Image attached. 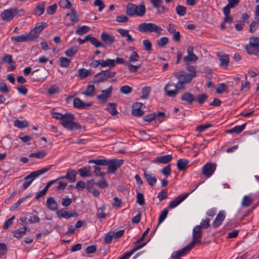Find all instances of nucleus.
<instances>
[{"label":"nucleus","mask_w":259,"mask_h":259,"mask_svg":"<svg viewBox=\"0 0 259 259\" xmlns=\"http://www.w3.org/2000/svg\"><path fill=\"white\" fill-rule=\"evenodd\" d=\"M173 75L178 82L168 81L164 88L165 94L169 97H175L180 91L185 90L193 79L183 70L175 71Z\"/></svg>","instance_id":"obj_1"},{"label":"nucleus","mask_w":259,"mask_h":259,"mask_svg":"<svg viewBox=\"0 0 259 259\" xmlns=\"http://www.w3.org/2000/svg\"><path fill=\"white\" fill-rule=\"evenodd\" d=\"M74 115L73 114L66 112L63 114V117L60 121V123L68 130H79L81 128V126L79 123L74 122Z\"/></svg>","instance_id":"obj_2"},{"label":"nucleus","mask_w":259,"mask_h":259,"mask_svg":"<svg viewBox=\"0 0 259 259\" xmlns=\"http://www.w3.org/2000/svg\"><path fill=\"white\" fill-rule=\"evenodd\" d=\"M49 170V166H46L40 169L32 171L28 175L26 176L24 179L25 182L22 185L23 190L27 189L32 183L33 181L38 176L47 172Z\"/></svg>","instance_id":"obj_3"},{"label":"nucleus","mask_w":259,"mask_h":259,"mask_svg":"<svg viewBox=\"0 0 259 259\" xmlns=\"http://www.w3.org/2000/svg\"><path fill=\"white\" fill-rule=\"evenodd\" d=\"M24 9H18L16 8H12L3 11L1 14V16L3 20L9 22L14 17L21 16L22 15L20 13H24Z\"/></svg>","instance_id":"obj_4"},{"label":"nucleus","mask_w":259,"mask_h":259,"mask_svg":"<svg viewBox=\"0 0 259 259\" xmlns=\"http://www.w3.org/2000/svg\"><path fill=\"white\" fill-rule=\"evenodd\" d=\"M138 30L141 32H155L157 34H160L162 31L161 27L153 23H142L139 25Z\"/></svg>","instance_id":"obj_5"},{"label":"nucleus","mask_w":259,"mask_h":259,"mask_svg":"<svg viewBox=\"0 0 259 259\" xmlns=\"http://www.w3.org/2000/svg\"><path fill=\"white\" fill-rule=\"evenodd\" d=\"M247 53L259 57V37L252 36L249 38L248 45L245 47Z\"/></svg>","instance_id":"obj_6"},{"label":"nucleus","mask_w":259,"mask_h":259,"mask_svg":"<svg viewBox=\"0 0 259 259\" xmlns=\"http://www.w3.org/2000/svg\"><path fill=\"white\" fill-rule=\"evenodd\" d=\"M115 74V71H112L110 70L102 71L94 76V81L95 82L104 81L108 78L113 77Z\"/></svg>","instance_id":"obj_7"},{"label":"nucleus","mask_w":259,"mask_h":259,"mask_svg":"<svg viewBox=\"0 0 259 259\" xmlns=\"http://www.w3.org/2000/svg\"><path fill=\"white\" fill-rule=\"evenodd\" d=\"M123 160L121 159H111L108 160L107 165L108 168L107 172L109 174H113L116 170L119 168L123 163Z\"/></svg>","instance_id":"obj_8"},{"label":"nucleus","mask_w":259,"mask_h":259,"mask_svg":"<svg viewBox=\"0 0 259 259\" xmlns=\"http://www.w3.org/2000/svg\"><path fill=\"white\" fill-rule=\"evenodd\" d=\"M202 236V230L200 226H196L193 230V240L190 243L193 247L197 243H200Z\"/></svg>","instance_id":"obj_9"},{"label":"nucleus","mask_w":259,"mask_h":259,"mask_svg":"<svg viewBox=\"0 0 259 259\" xmlns=\"http://www.w3.org/2000/svg\"><path fill=\"white\" fill-rule=\"evenodd\" d=\"M194 247L190 243L178 251H174L171 255L172 258H180L187 254Z\"/></svg>","instance_id":"obj_10"},{"label":"nucleus","mask_w":259,"mask_h":259,"mask_svg":"<svg viewBox=\"0 0 259 259\" xmlns=\"http://www.w3.org/2000/svg\"><path fill=\"white\" fill-rule=\"evenodd\" d=\"M216 164L214 163H207L202 167V174L207 178L210 177L216 168Z\"/></svg>","instance_id":"obj_11"},{"label":"nucleus","mask_w":259,"mask_h":259,"mask_svg":"<svg viewBox=\"0 0 259 259\" xmlns=\"http://www.w3.org/2000/svg\"><path fill=\"white\" fill-rule=\"evenodd\" d=\"M187 52L188 55L185 56L183 61L185 64L190 63L192 62H195L198 59V57L194 54L193 48L189 47L187 49Z\"/></svg>","instance_id":"obj_12"},{"label":"nucleus","mask_w":259,"mask_h":259,"mask_svg":"<svg viewBox=\"0 0 259 259\" xmlns=\"http://www.w3.org/2000/svg\"><path fill=\"white\" fill-rule=\"evenodd\" d=\"M189 195V193H184L176 197L175 199L171 201L168 204V207L170 209L174 208L179 205L183 200H184Z\"/></svg>","instance_id":"obj_13"},{"label":"nucleus","mask_w":259,"mask_h":259,"mask_svg":"<svg viewBox=\"0 0 259 259\" xmlns=\"http://www.w3.org/2000/svg\"><path fill=\"white\" fill-rule=\"evenodd\" d=\"M56 213L59 218L69 219L71 217H76L78 215V213L75 211L65 210L64 209L57 210Z\"/></svg>","instance_id":"obj_14"},{"label":"nucleus","mask_w":259,"mask_h":259,"mask_svg":"<svg viewBox=\"0 0 259 259\" xmlns=\"http://www.w3.org/2000/svg\"><path fill=\"white\" fill-rule=\"evenodd\" d=\"M111 92L112 87H110L106 90H102L101 91V94L97 96V99L101 102L105 103L107 102L108 99L111 96Z\"/></svg>","instance_id":"obj_15"},{"label":"nucleus","mask_w":259,"mask_h":259,"mask_svg":"<svg viewBox=\"0 0 259 259\" xmlns=\"http://www.w3.org/2000/svg\"><path fill=\"white\" fill-rule=\"evenodd\" d=\"M219 60L220 62V66L226 69L228 68L229 63V56L228 54L221 55L217 54Z\"/></svg>","instance_id":"obj_16"},{"label":"nucleus","mask_w":259,"mask_h":259,"mask_svg":"<svg viewBox=\"0 0 259 259\" xmlns=\"http://www.w3.org/2000/svg\"><path fill=\"white\" fill-rule=\"evenodd\" d=\"M225 218V212L223 210L220 211L212 223V226L214 228L219 227Z\"/></svg>","instance_id":"obj_17"},{"label":"nucleus","mask_w":259,"mask_h":259,"mask_svg":"<svg viewBox=\"0 0 259 259\" xmlns=\"http://www.w3.org/2000/svg\"><path fill=\"white\" fill-rule=\"evenodd\" d=\"M73 106L75 108L78 109H86L89 107H90L92 103H83L82 101H81L78 98H75L73 99Z\"/></svg>","instance_id":"obj_18"},{"label":"nucleus","mask_w":259,"mask_h":259,"mask_svg":"<svg viewBox=\"0 0 259 259\" xmlns=\"http://www.w3.org/2000/svg\"><path fill=\"white\" fill-rule=\"evenodd\" d=\"M181 100L185 101L189 105H191L195 101L194 95L190 92H185L182 94L181 97Z\"/></svg>","instance_id":"obj_19"},{"label":"nucleus","mask_w":259,"mask_h":259,"mask_svg":"<svg viewBox=\"0 0 259 259\" xmlns=\"http://www.w3.org/2000/svg\"><path fill=\"white\" fill-rule=\"evenodd\" d=\"M143 176L148 185L153 187L157 182V179L153 174L144 171Z\"/></svg>","instance_id":"obj_20"},{"label":"nucleus","mask_w":259,"mask_h":259,"mask_svg":"<svg viewBox=\"0 0 259 259\" xmlns=\"http://www.w3.org/2000/svg\"><path fill=\"white\" fill-rule=\"evenodd\" d=\"M172 158V156L170 154L158 156L153 160V162L155 163L166 164L170 162Z\"/></svg>","instance_id":"obj_21"},{"label":"nucleus","mask_w":259,"mask_h":259,"mask_svg":"<svg viewBox=\"0 0 259 259\" xmlns=\"http://www.w3.org/2000/svg\"><path fill=\"white\" fill-rule=\"evenodd\" d=\"M84 39L85 42L90 41L92 45L94 46L96 48L105 47V45L99 41L96 38L92 37L90 35L85 36Z\"/></svg>","instance_id":"obj_22"},{"label":"nucleus","mask_w":259,"mask_h":259,"mask_svg":"<svg viewBox=\"0 0 259 259\" xmlns=\"http://www.w3.org/2000/svg\"><path fill=\"white\" fill-rule=\"evenodd\" d=\"M101 39L108 45H111L115 41L114 37L111 35L107 34L105 32H103L101 33Z\"/></svg>","instance_id":"obj_23"},{"label":"nucleus","mask_w":259,"mask_h":259,"mask_svg":"<svg viewBox=\"0 0 259 259\" xmlns=\"http://www.w3.org/2000/svg\"><path fill=\"white\" fill-rule=\"evenodd\" d=\"M135 15L140 17L143 16L146 11L144 3L141 2L139 6L135 4Z\"/></svg>","instance_id":"obj_24"},{"label":"nucleus","mask_w":259,"mask_h":259,"mask_svg":"<svg viewBox=\"0 0 259 259\" xmlns=\"http://www.w3.org/2000/svg\"><path fill=\"white\" fill-rule=\"evenodd\" d=\"M77 174V172L75 170L68 169L65 177V179H67L70 182L72 183L76 181V176Z\"/></svg>","instance_id":"obj_25"},{"label":"nucleus","mask_w":259,"mask_h":259,"mask_svg":"<svg viewBox=\"0 0 259 259\" xmlns=\"http://www.w3.org/2000/svg\"><path fill=\"white\" fill-rule=\"evenodd\" d=\"M78 172L81 177H91L92 176L90 171V166H84L79 169Z\"/></svg>","instance_id":"obj_26"},{"label":"nucleus","mask_w":259,"mask_h":259,"mask_svg":"<svg viewBox=\"0 0 259 259\" xmlns=\"http://www.w3.org/2000/svg\"><path fill=\"white\" fill-rule=\"evenodd\" d=\"M189 161L187 159L181 158L178 160L177 164V166L180 170H184L186 169Z\"/></svg>","instance_id":"obj_27"},{"label":"nucleus","mask_w":259,"mask_h":259,"mask_svg":"<svg viewBox=\"0 0 259 259\" xmlns=\"http://www.w3.org/2000/svg\"><path fill=\"white\" fill-rule=\"evenodd\" d=\"M186 65V69L190 73H187L192 79L195 78L197 75L196 69L195 66L191 65L190 63L185 64Z\"/></svg>","instance_id":"obj_28"},{"label":"nucleus","mask_w":259,"mask_h":259,"mask_svg":"<svg viewBox=\"0 0 259 259\" xmlns=\"http://www.w3.org/2000/svg\"><path fill=\"white\" fill-rule=\"evenodd\" d=\"M101 66L102 67H113L115 66V61L113 59H107L106 60H100Z\"/></svg>","instance_id":"obj_29"},{"label":"nucleus","mask_w":259,"mask_h":259,"mask_svg":"<svg viewBox=\"0 0 259 259\" xmlns=\"http://www.w3.org/2000/svg\"><path fill=\"white\" fill-rule=\"evenodd\" d=\"M246 125V123H244L241 125L236 126L231 129L227 130L226 131V133H229V134H232V133H234L239 134L244 130Z\"/></svg>","instance_id":"obj_30"},{"label":"nucleus","mask_w":259,"mask_h":259,"mask_svg":"<svg viewBox=\"0 0 259 259\" xmlns=\"http://www.w3.org/2000/svg\"><path fill=\"white\" fill-rule=\"evenodd\" d=\"M108 160H107L106 158L104 159H93L90 160L88 162L89 163H95L96 165H107Z\"/></svg>","instance_id":"obj_31"},{"label":"nucleus","mask_w":259,"mask_h":259,"mask_svg":"<svg viewBox=\"0 0 259 259\" xmlns=\"http://www.w3.org/2000/svg\"><path fill=\"white\" fill-rule=\"evenodd\" d=\"M26 34H22L18 36H13L11 37L12 41L16 42H22L28 41Z\"/></svg>","instance_id":"obj_32"},{"label":"nucleus","mask_w":259,"mask_h":259,"mask_svg":"<svg viewBox=\"0 0 259 259\" xmlns=\"http://www.w3.org/2000/svg\"><path fill=\"white\" fill-rule=\"evenodd\" d=\"M45 5L44 3H39L33 11V14L40 16L45 11Z\"/></svg>","instance_id":"obj_33"},{"label":"nucleus","mask_w":259,"mask_h":259,"mask_svg":"<svg viewBox=\"0 0 259 259\" xmlns=\"http://www.w3.org/2000/svg\"><path fill=\"white\" fill-rule=\"evenodd\" d=\"M26 230L27 227L24 226L23 228L13 232V235L16 238H20L26 234Z\"/></svg>","instance_id":"obj_34"},{"label":"nucleus","mask_w":259,"mask_h":259,"mask_svg":"<svg viewBox=\"0 0 259 259\" xmlns=\"http://www.w3.org/2000/svg\"><path fill=\"white\" fill-rule=\"evenodd\" d=\"M135 4L130 3L126 7V14L127 15L132 17L135 15Z\"/></svg>","instance_id":"obj_35"},{"label":"nucleus","mask_w":259,"mask_h":259,"mask_svg":"<svg viewBox=\"0 0 259 259\" xmlns=\"http://www.w3.org/2000/svg\"><path fill=\"white\" fill-rule=\"evenodd\" d=\"M106 208V206L104 204H103L101 207H100L96 213L97 217L99 219H105L106 217V214L104 212V210Z\"/></svg>","instance_id":"obj_36"},{"label":"nucleus","mask_w":259,"mask_h":259,"mask_svg":"<svg viewBox=\"0 0 259 259\" xmlns=\"http://www.w3.org/2000/svg\"><path fill=\"white\" fill-rule=\"evenodd\" d=\"M116 104L114 103H109L107 105V110L112 115L117 114L118 112L116 109Z\"/></svg>","instance_id":"obj_37"},{"label":"nucleus","mask_w":259,"mask_h":259,"mask_svg":"<svg viewBox=\"0 0 259 259\" xmlns=\"http://www.w3.org/2000/svg\"><path fill=\"white\" fill-rule=\"evenodd\" d=\"M90 27L83 25L81 27H78L77 29L75 31L76 34L82 35L88 32L90 30Z\"/></svg>","instance_id":"obj_38"},{"label":"nucleus","mask_w":259,"mask_h":259,"mask_svg":"<svg viewBox=\"0 0 259 259\" xmlns=\"http://www.w3.org/2000/svg\"><path fill=\"white\" fill-rule=\"evenodd\" d=\"M95 91V88L94 85H88L85 91L82 92V94L86 96H92Z\"/></svg>","instance_id":"obj_39"},{"label":"nucleus","mask_w":259,"mask_h":259,"mask_svg":"<svg viewBox=\"0 0 259 259\" xmlns=\"http://www.w3.org/2000/svg\"><path fill=\"white\" fill-rule=\"evenodd\" d=\"M253 202V200L251 198L248 196H244L242 200L241 205L243 207H248Z\"/></svg>","instance_id":"obj_40"},{"label":"nucleus","mask_w":259,"mask_h":259,"mask_svg":"<svg viewBox=\"0 0 259 259\" xmlns=\"http://www.w3.org/2000/svg\"><path fill=\"white\" fill-rule=\"evenodd\" d=\"M47 152L44 150L38 151L35 153H32L29 155L30 157H35L36 158L41 159L47 155Z\"/></svg>","instance_id":"obj_41"},{"label":"nucleus","mask_w":259,"mask_h":259,"mask_svg":"<svg viewBox=\"0 0 259 259\" xmlns=\"http://www.w3.org/2000/svg\"><path fill=\"white\" fill-rule=\"evenodd\" d=\"M168 212V210L167 208H165L163 210V211L161 212L159 219H158V225H157L156 228L154 231V233L156 231V229L157 228L158 225L161 223L166 218L167 214Z\"/></svg>","instance_id":"obj_42"},{"label":"nucleus","mask_w":259,"mask_h":259,"mask_svg":"<svg viewBox=\"0 0 259 259\" xmlns=\"http://www.w3.org/2000/svg\"><path fill=\"white\" fill-rule=\"evenodd\" d=\"M259 26V18H257V19L255 21H253L249 26V32L250 33H253L255 32Z\"/></svg>","instance_id":"obj_43"},{"label":"nucleus","mask_w":259,"mask_h":259,"mask_svg":"<svg viewBox=\"0 0 259 259\" xmlns=\"http://www.w3.org/2000/svg\"><path fill=\"white\" fill-rule=\"evenodd\" d=\"M177 14L180 16H184L187 11V8L183 6L178 5L176 8Z\"/></svg>","instance_id":"obj_44"},{"label":"nucleus","mask_w":259,"mask_h":259,"mask_svg":"<svg viewBox=\"0 0 259 259\" xmlns=\"http://www.w3.org/2000/svg\"><path fill=\"white\" fill-rule=\"evenodd\" d=\"M26 34L28 38V41H32L37 38L39 35L33 29L31 30L29 33H26Z\"/></svg>","instance_id":"obj_45"},{"label":"nucleus","mask_w":259,"mask_h":259,"mask_svg":"<svg viewBox=\"0 0 259 259\" xmlns=\"http://www.w3.org/2000/svg\"><path fill=\"white\" fill-rule=\"evenodd\" d=\"M90 70H87L84 68H80L78 70V75L82 78L88 77L90 73Z\"/></svg>","instance_id":"obj_46"},{"label":"nucleus","mask_w":259,"mask_h":259,"mask_svg":"<svg viewBox=\"0 0 259 259\" xmlns=\"http://www.w3.org/2000/svg\"><path fill=\"white\" fill-rule=\"evenodd\" d=\"M208 96L206 94H201L195 97V101L200 104H202L206 100Z\"/></svg>","instance_id":"obj_47"},{"label":"nucleus","mask_w":259,"mask_h":259,"mask_svg":"<svg viewBox=\"0 0 259 259\" xmlns=\"http://www.w3.org/2000/svg\"><path fill=\"white\" fill-rule=\"evenodd\" d=\"M48 189L49 182L47 183L44 188L37 194V195L35 196V199H39L41 197L44 196L46 194Z\"/></svg>","instance_id":"obj_48"},{"label":"nucleus","mask_w":259,"mask_h":259,"mask_svg":"<svg viewBox=\"0 0 259 259\" xmlns=\"http://www.w3.org/2000/svg\"><path fill=\"white\" fill-rule=\"evenodd\" d=\"M114 235V232L113 231H110L108 233H107L104 238V243L106 244L110 243L113 239Z\"/></svg>","instance_id":"obj_49"},{"label":"nucleus","mask_w":259,"mask_h":259,"mask_svg":"<svg viewBox=\"0 0 259 259\" xmlns=\"http://www.w3.org/2000/svg\"><path fill=\"white\" fill-rule=\"evenodd\" d=\"M50 113L52 115V118L60 120V121L62 120V118L63 117V114L56 112L55 111V109H53L52 110H51L50 111Z\"/></svg>","instance_id":"obj_50"},{"label":"nucleus","mask_w":259,"mask_h":259,"mask_svg":"<svg viewBox=\"0 0 259 259\" xmlns=\"http://www.w3.org/2000/svg\"><path fill=\"white\" fill-rule=\"evenodd\" d=\"M15 127L22 128L27 126L28 123L26 121H20L19 120H16L14 123Z\"/></svg>","instance_id":"obj_51"},{"label":"nucleus","mask_w":259,"mask_h":259,"mask_svg":"<svg viewBox=\"0 0 259 259\" xmlns=\"http://www.w3.org/2000/svg\"><path fill=\"white\" fill-rule=\"evenodd\" d=\"M78 51V49L77 47H72L68 50H67L65 54L66 56L69 57H73Z\"/></svg>","instance_id":"obj_52"},{"label":"nucleus","mask_w":259,"mask_h":259,"mask_svg":"<svg viewBox=\"0 0 259 259\" xmlns=\"http://www.w3.org/2000/svg\"><path fill=\"white\" fill-rule=\"evenodd\" d=\"M60 65L62 67H67L70 63V60L65 57L60 58Z\"/></svg>","instance_id":"obj_53"},{"label":"nucleus","mask_w":259,"mask_h":259,"mask_svg":"<svg viewBox=\"0 0 259 259\" xmlns=\"http://www.w3.org/2000/svg\"><path fill=\"white\" fill-rule=\"evenodd\" d=\"M151 91V88L149 87H145L142 89V95L141 98L147 99L149 96V94Z\"/></svg>","instance_id":"obj_54"},{"label":"nucleus","mask_w":259,"mask_h":259,"mask_svg":"<svg viewBox=\"0 0 259 259\" xmlns=\"http://www.w3.org/2000/svg\"><path fill=\"white\" fill-rule=\"evenodd\" d=\"M168 42V38L167 37H163L157 40V44L160 47H164Z\"/></svg>","instance_id":"obj_55"},{"label":"nucleus","mask_w":259,"mask_h":259,"mask_svg":"<svg viewBox=\"0 0 259 259\" xmlns=\"http://www.w3.org/2000/svg\"><path fill=\"white\" fill-rule=\"evenodd\" d=\"M132 88L127 85L122 86L120 88V91L121 93L125 95H128L132 92Z\"/></svg>","instance_id":"obj_56"},{"label":"nucleus","mask_w":259,"mask_h":259,"mask_svg":"<svg viewBox=\"0 0 259 259\" xmlns=\"http://www.w3.org/2000/svg\"><path fill=\"white\" fill-rule=\"evenodd\" d=\"M139 58L140 57L136 52H132L129 57V61L130 62H136L139 60Z\"/></svg>","instance_id":"obj_57"},{"label":"nucleus","mask_w":259,"mask_h":259,"mask_svg":"<svg viewBox=\"0 0 259 259\" xmlns=\"http://www.w3.org/2000/svg\"><path fill=\"white\" fill-rule=\"evenodd\" d=\"M227 89V86L225 83H220L218 85L216 89V92L218 94H222Z\"/></svg>","instance_id":"obj_58"},{"label":"nucleus","mask_w":259,"mask_h":259,"mask_svg":"<svg viewBox=\"0 0 259 259\" xmlns=\"http://www.w3.org/2000/svg\"><path fill=\"white\" fill-rule=\"evenodd\" d=\"M156 118V114L153 113L150 114L145 115L144 117V120L148 122L152 121L153 120Z\"/></svg>","instance_id":"obj_59"},{"label":"nucleus","mask_w":259,"mask_h":259,"mask_svg":"<svg viewBox=\"0 0 259 259\" xmlns=\"http://www.w3.org/2000/svg\"><path fill=\"white\" fill-rule=\"evenodd\" d=\"M50 209L56 210L58 209V204L53 197L49 198Z\"/></svg>","instance_id":"obj_60"},{"label":"nucleus","mask_w":259,"mask_h":259,"mask_svg":"<svg viewBox=\"0 0 259 259\" xmlns=\"http://www.w3.org/2000/svg\"><path fill=\"white\" fill-rule=\"evenodd\" d=\"M234 7L235 6L230 3H228L225 7H224L223 9V12L225 16L230 15V9L234 8Z\"/></svg>","instance_id":"obj_61"},{"label":"nucleus","mask_w":259,"mask_h":259,"mask_svg":"<svg viewBox=\"0 0 259 259\" xmlns=\"http://www.w3.org/2000/svg\"><path fill=\"white\" fill-rule=\"evenodd\" d=\"M160 172L166 177H168L170 175V165L169 164L167 165L160 170Z\"/></svg>","instance_id":"obj_62"},{"label":"nucleus","mask_w":259,"mask_h":259,"mask_svg":"<svg viewBox=\"0 0 259 259\" xmlns=\"http://www.w3.org/2000/svg\"><path fill=\"white\" fill-rule=\"evenodd\" d=\"M137 202L141 205H142L145 203V200L144 198V195L143 193L140 192L137 193Z\"/></svg>","instance_id":"obj_63"},{"label":"nucleus","mask_w":259,"mask_h":259,"mask_svg":"<svg viewBox=\"0 0 259 259\" xmlns=\"http://www.w3.org/2000/svg\"><path fill=\"white\" fill-rule=\"evenodd\" d=\"M157 197L161 201L166 199L167 197V191L166 190H163L158 193Z\"/></svg>","instance_id":"obj_64"}]
</instances>
